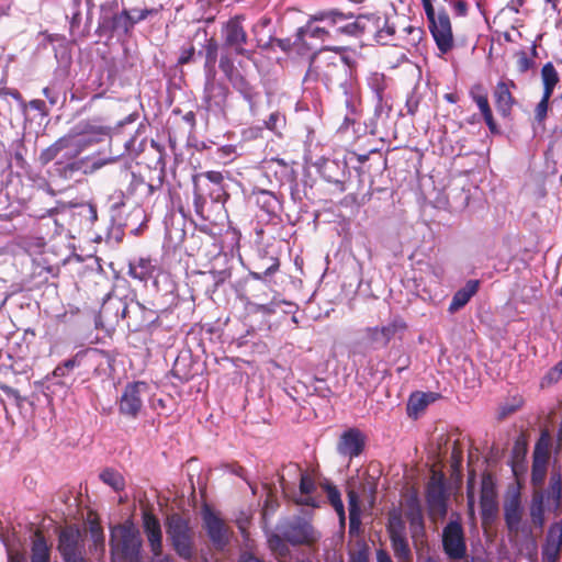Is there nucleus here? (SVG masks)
Here are the masks:
<instances>
[{"label":"nucleus","mask_w":562,"mask_h":562,"mask_svg":"<svg viewBox=\"0 0 562 562\" xmlns=\"http://www.w3.org/2000/svg\"><path fill=\"white\" fill-rule=\"evenodd\" d=\"M306 79L321 80L327 88L338 87L342 91L348 112L356 111L357 89L352 83L351 66L346 56L337 50H321L312 58Z\"/></svg>","instance_id":"nucleus-1"},{"label":"nucleus","mask_w":562,"mask_h":562,"mask_svg":"<svg viewBox=\"0 0 562 562\" xmlns=\"http://www.w3.org/2000/svg\"><path fill=\"white\" fill-rule=\"evenodd\" d=\"M143 540L131 525H119L111 531L110 548L113 562H142Z\"/></svg>","instance_id":"nucleus-2"},{"label":"nucleus","mask_w":562,"mask_h":562,"mask_svg":"<svg viewBox=\"0 0 562 562\" xmlns=\"http://www.w3.org/2000/svg\"><path fill=\"white\" fill-rule=\"evenodd\" d=\"M165 526L175 552L181 559L191 561L194 555V531L190 526V520L173 513L167 517Z\"/></svg>","instance_id":"nucleus-3"},{"label":"nucleus","mask_w":562,"mask_h":562,"mask_svg":"<svg viewBox=\"0 0 562 562\" xmlns=\"http://www.w3.org/2000/svg\"><path fill=\"white\" fill-rule=\"evenodd\" d=\"M205 63L204 71L206 75V85L204 91V101L209 110H221L226 99V90L222 85L214 82L215 64L217 60L218 43L215 38H209L204 45Z\"/></svg>","instance_id":"nucleus-4"},{"label":"nucleus","mask_w":562,"mask_h":562,"mask_svg":"<svg viewBox=\"0 0 562 562\" xmlns=\"http://www.w3.org/2000/svg\"><path fill=\"white\" fill-rule=\"evenodd\" d=\"M404 516L409 524V533L417 552L427 547V535L423 507L417 488L411 487L404 494Z\"/></svg>","instance_id":"nucleus-5"},{"label":"nucleus","mask_w":562,"mask_h":562,"mask_svg":"<svg viewBox=\"0 0 562 562\" xmlns=\"http://www.w3.org/2000/svg\"><path fill=\"white\" fill-rule=\"evenodd\" d=\"M90 144V138L85 134H68L44 149L40 155V160L43 165H46L59 156L74 159Z\"/></svg>","instance_id":"nucleus-6"},{"label":"nucleus","mask_w":562,"mask_h":562,"mask_svg":"<svg viewBox=\"0 0 562 562\" xmlns=\"http://www.w3.org/2000/svg\"><path fill=\"white\" fill-rule=\"evenodd\" d=\"M90 144V138L85 134H68L44 149L40 155V160L43 165H46L59 156L74 159Z\"/></svg>","instance_id":"nucleus-7"},{"label":"nucleus","mask_w":562,"mask_h":562,"mask_svg":"<svg viewBox=\"0 0 562 562\" xmlns=\"http://www.w3.org/2000/svg\"><path fill=\"white\" fill-rule=\"evenodd\" d=\"M441 542L442 550L449 560L459 561L467 557L465 535L459 515L443 527Z\"/></svg>","instance_id":"nucleus-8"},{"label":"nucleus","mask_w":562,"mask_h":562,"mask_svg":"<svg viewBox=\"0 0 562 562\" xmlns=\"http://www.w3.org/2000/svg\"><path fill=\"white\" fill-rule=\"evenodd\" d=\"M201 516L202 527L213 547L218 551L224 550L228 546L233 535L229 526H227L218 514H216L207 504L203 505Z\"/></svg>","instance_id":"nucleus-9"},{"label":"nucleus","mask_w":562,"mask_h":562,"mask_svg":"<svg viewBox=\"0 0 562 562\" xmlns=\"http://www.w3.org/2000/svg\"><path fill=\"white\" fill-rule=\"evenodd\" d=\"M443 474L432 473L426 485V504L432 520L445 518L448 510Z\"/></svg>","instance_id":"nucleus-10"},{"label":"nucleus","mask_w":562,"mask_h":562,"mask_svg":"<svg viewBox=\"0 0 562 562\" xmlns=\"http://www.w3.org/2000/svg\"><path fill=\"white\" fill-rule=\"evenodd\" d=\"M436 448L431 450V457H462L464 452L468 457H473L474 451L471 440L468 437H461L459 434L439 435L435 439Z\"/></svg>","instance_id":"nucleus-11"},{"label":"nucleus","mask_w":562,"mask_h":562,"mask_svg":"<svg viewBox=\"0 0 562 562\" xmlns=\"http://www.w3.org/2000/svg\"><path fill=\"white\" fill-rule=\"evenodd\" d=\"M334 24L336 29L333 30V33L337 37V42L346 37L360 36L364 34V30L370 29V21L367 15L353 18L351 14H345L338 10H335Z\"/></svg>","instance_id":"nucleus-12"},{"label":"nucleus","mask_w":562,"mask_h":562,"mask_svg":"<svg viewBox=\"0 0 562 562\" xmlns=\"http://www.w3.org/2000/svg\"><path fill=\"white\" fill-rule=\"evenodd\" d=\"M405 329L406 323L401 317H394L384 326L367 327L363 338L374 348L386 347L392 338Z\"/></svg>","instance_id":"nucleus-13"},{"label":"nucleus","mask_w":562,"mask_h":562,"mask_svg":"<svg viewBox=\"0 0 562 562\" xmlns=\"http://www.w3.org/2000/svg\"><path fill=\"white\" fill-rule=\"evenodd\" d=\"M148 393V385L145 382L128 383L120 398V413L135 418L142 409L143 397Z\"/></svg>","instance_id":"nucleus-14"},{"label":"nucleus","mask_w":562,"mask_h":562,"mask_svg":"<svg viewBox=\"0 0 562 562\" xmlns=\"http://www.w3.org/2000/svg\"><path fill=\"white\" fill-rule=\"evenodd\" d=\"M222 38L226 48L233 49L236 54L250 58L251 53L244 47L247 43V34L238 18L228 20L222 27Z\"/></svg>","instance_id":"nucleus-15"},{"label":"nucleus","mask_w":562,"mask_h":562,"mask_svg":"<svg viewBox=\"0 0 562 562\" xmlns=\"http://www.w3.org/2000/svg\"><path fill=\"white\" fill-rule=\"evenodd\" d=\"M429 30L441 53L449 52L453 46L451 22L445 9H439V15L429 21Z\"/></svg>","instance_id":"nucleus-16"},{"label":"nucleus","mask_w":562,"mask_h":562,"mask_svg":"<svg viewBox=\"0 0 562 562\" xmlns=\"http://www.w3.org/2000/svg\"><path fill=\"white\" fill-rule=\"evenodd\" d=\"M480 507L482 524H492L498 514V503L494 484L488 477L482 480Z\"/></svg>","instance_id":"nucleus-17"},{"label":"nucleus","mask_w":562,"mask_h":562,"mask_svg":"<svg viewBox=\"0 0 562 562\" xmlns=\"http://www.w3.org/2000/svg\"><path fill=\"white\" fill-rule=\"evenodd\" d=\"M562 551V522L551 524L541 547L542 562H559Z\"/></svg>","instance_id":"nucleus-18"},{"label":"nucleus","mask_w":562,"mask_h":562,"mask_svg":"<svg viewBox=\"0 0 562 562\" xmlns=\"http://www.w3.org/2000/svg\"><path fill=\"white\" fill-rule=\"evenodd\" d=\"M143 529L153 555L160 558L162 554L161 526L159 519L150 510L143 512Z\"/></svg>","instance_id":"nucleus-19"},{"label":"nucleus","mask_w":562,"mask_h":562,"mask_svg":"<svg viewBox=\"0 0 562 562\" xmlns=\"http://www.w3.org/2000/svg\"><path fill=\"white\" fill-rule=\"evenodd\" d=\"M370 21V29L364 30V33L373 34L376 43L381 45L394 44L395 41V25L384 16L367 15Z\"/></svg>","instance_id":"nucleus-20"},{"label":"nucleus","mask_w":562,"mask_h":562,"mask_svg":"<svg viewBox=\"0 0 562 562\" xmlns=\"http://www.w3.org/2000/svg\"><path fill=\"white\" fill-rule=\"evenodd\" d=\"M310 40H318L322 43L331 42L328 36V32L325 31L323 24L319 21H314V14L311 15L307 23L300 27L296 33L295 44L312 48L313 43Z\"/></svg>","instance_id":"nucleus-21"},{"label":"nucleus","mask_w":562,"mask_h":562,"mask_svg":"<svg viewBox=\"0 0 562 562\" xmlns=\"http://www.w3.org/2000/svg\"><path fill=\"white\" fill-rule=\"evenodd\" d=\"M57 550L61 558L85 551L81 531L76 527H66L63 529L58 537Z\"/></svg>","instance_id":"nucleus-22"},{"label":"nucleus","mask_w":562,"mask_h":562,"mask_svg":"<svg viewBox=\"0 0 562 562\" xmlns=\"http://www.w3.org/2000/svg\"><path fill=\"white\" fill-rule=\"evenodd\" d=\"M516 88V83L510 79L499 80L494 90V99L498 112L506 116L510 113L515 103L512 89Z\"/></svg>","instance_id":"nucleus-23"},{"label":"nucleus","mask_w":562,"mask_h":562,"mask_svg":"<svg viewBox=\"0 0 562 562\" xmlns=\"http://www.w3.org/2000/svg\"><path fill=\"white\" fill-rule=\"evenodd\" d=\"M364 443L366 437L360 430L349 429L341 436L339 452L344 456L358 457L363 452Z\"/></svg>","instance_id":"nucleus-24"},{"label":"nucleus","mask_w":562,"mask_h":562,"mask_svg":"<svg viewBox=\"0 0 562 562\" xmlns=\"http://www.w3.org/2000/svg\"><path fill=\"white\" fill-rule=\"evenodd\" d=\"M522 507L519 495H513L504 503V520L510 533L517 535L520 530Z\"/></svg>","instance_id":"nucleus-25"},{"label":"nucleus","mask_w":562,"mask_h":562,"mask_svg":"<svg viewBox=\"0 0 562 562\" xmlns=\"http://www.w3.org/2000/svg\"><path fill=\"white\" fill-rule=\"evenodd\" d=\"M283 538L293 546L312 542V528L307 524L292 522L284 527Z\"/></svg>","instance_id":"nucleus-26"},{"label":"nucleus","mask_w":562,"mask_h":562,"mask_svg":"<svg viewBox=\"0 0 562 562\" xmlns=\"http://www.w3.org/2000/svg\"><path fill=\"white\" fill-rule=\"evenodd\" d=\"M562 476L560 472H553L550 476V484L546 497L548 510L553 512L555 516L561 513Z\"/></svg>","instance_id":"nucleus-27"},{"label":"nucleus","mask_w":562,"mask_h":562,"mask_svg":"<svg viewBox=\"0 0 562 562\" xmlns=\"http://www.w3.org/2000/svg\"><path fill=\"white\" fill-rule=\"evenodd\" d=\"M548 510L547 497L542 491H535L529 506V515L535 527L542 529L546 522L544 512Z\"/></svg>","instance_id":"nucleus-28"},{"label":"nucleus","mask_w":562,"mask_h":562,"mask_svg":"<svg viewBox=\"0 0 562 562\" xmlns=\"http://www.w3.org/2000/svg\"><path fill=\"white\" fill-rule=\"evenodd\" d=\"M300 492L302 496L296 499L299 505L308 506V507H319L318 501L312 496V494L316 490V484L314 479L307 473H301L300 477Z\"/></svg>","instance_id":"nucleus-29"},{"label":"nucleus","mask_w":562,"mask_h":562,"mask_svg":"<svg viewBox=\"0 0 562 562\" xmlns=\"http://www.w3.org/2000/svg\"><path fill=\"white\" fill-rule=\"evenodd\" d=\"M479 281L470 280L467 284L457 291L450 302L449 312L454 313L462 308L470 299L477 292Z\"/></svg>","instance_id":"nucleus-30"},{"label":"nucleus","mask_w":562,"mask_h":562,"mask_svg":"<svg viewBox=\"0 0 562 562\" xmlns=\"http://www.w3.org/2000/svg\"><path fill=\"white\" fill-rule=\"evenodd\" d=\"M349 505V535L351 537L358 536L361 528V509L359 504V496L355 491L348 492Z\"/></svg>","instance_id":"nucleus-31"},{"label":"nucleus","mask_w":562,"mask_h":562,"mask_svg":"<svg viewBox=\"0 0 562 562\" xmlns=\"http://www.w3.org/2000/svg\"><path fill=\"white\" fill-rule=\"evenodd\" d=\"M437 394L435 393H413L407 403V413L409 416L417 417L430 403L435 402Z\"/></svg>","instance_id":"nucleus-32"},{"label":"nucleus","mask_w":562,"mask_h":562,"mask_svg":"<svg viewBox=\"0 0 562 562\" xmlns=\"http://www.w3.org/2000/svg\"><path fill=\"white\" fill-rule=\"evenodd\" d=\"M31 562H50V549L42 531L36 530L31 547Z\"/></svg>","instance_id":"nucleus-33"},{"label":"nucleus","mask_w":562,"mask_h":562,"mask_svg":"<svg viewBox=\"0 0 562 562\" xmlns=\"http://www.w3.org/2000/svg\"><path fill=\"white\" fill-rule=\"evenodd\" d=\"M155 265L150 259L139 258L130 262L128 273L132 278L147 281L154 273Z\"/></svg>","instance_id":"nucleus-34"},{"label":"nucleus","mask_w":562,"mask_h":562,"mask_svg":"<svg viewBox=\"0 0 562 562\" xmlns=\"http://www.w3.org/2000/svg\"><path fill=\"white\" fill-rule=\"evenodd\" d=\"M386 531L390 539L406 536V526L400 509H392L389 512Z\"/></svg>","instance_id":"nucleus-35"},{"label":"nucleus","mask_w":562,"mask_h":562,"mask_svg":"<svg viewBox=\"0 0 562 562\" xmlns=\"http://www.w3.org/2000/svg\"><path fill=\"white\" fill-rule=\"evenodd\" d=\"M115 161L113 157H101L100 155L86 156L79 159L81 173L92 175L104 166Z\"/></svg>","instance_id":"nucleus-36"},{"label":"nucleus","mask_w":562,"mask_h":562,"mask_svg":"<svg viewBox=\"0 0 562 562\" xmlns=\"http://www.w3.org/2000/svg\"><path fill=\"white\" fill-rule=\"evenodd\" d=\"M323 487H324L325 492L327 493L328 502L334 507V509L336 510V513L339 517L340 525L345 526L346 514H345V507H344V503L341 501V495H340L339 490L330 483H325L323 485Z\"/></svg>","instance_id":"nucleus-37"},{"label":"nucleus","mask_w":562,"mask_h":562,"mask_svg":"<svg viewBox=\"0 0 562 562\" xmlns=\"http://www.w3.org/2000/svg\"><path fill=\"white\" fill-rule=\"evenodd\" d=\"M394 555L398 562H411L412 551L406 536L390 539Z\"/></svg>","instance_id":"nucleus-38"},{"label":"nucleus","mask_w":562,"mask_h":562,"mask_svg":"<svg viewBox=\"0 0 562 562\" xmlns=\"http://www.w3.org/2000/svg\"><path fill=\"white\" fill-rule=\"evenodd\" d=\"M541 79L543 83V93L552 95L554 87L559 82V76L551 63H547L541 69Z\"/></svg>","instance_id":"nucleus-39"},{"label":"nucleus","mask_w":562,"mask_h":562,"mask_svg":"<svg viewBox=\"0 0 562 562\" xmlns=\"http://www.w3.org/2000/svg\"><path fill=\"white\" fill-rule=\"evenodd\" d=\"M548 460L549 459H533L531 483L536 487H540L543 484L548 470Z\"/></svg>","instance_id":"nucleus-40"},{"label":"nucleus","mask_w":562,"mask_h":562,"mask_svg":"<svg viewBox=\"0 0 562 562\" xmlns=\"http://www.w3.org/2000/svg\"><path fill=\"white\" fill-rule=\"evenodd\" d=\"M314 21H319V23L323 24L325 31L328 32V36L330 37L331 42H337V37H335L333 33V30L336 29L334 26L335 10H326L315 13Z\"/></svg>","instance_id":"nucleus-41"},{"label":"nucleus","mask_w":562,"mask_h":562,"mask_svg":"<svg viewBox=\"0 0 562 562\" xmlns=\"http://www.w3.org/2000/svg\"><path fill=\"white\" fill-rule=\"evenodd\" d=\"M102 482L111 486L114 491H122L125 487L124 477L112 469H105L100 473Z\"/></svg>","instance_id":"nucleus-42"},{"label":"nucleus","mask_w":562,"mask_h":562,"mask_svg":"<svg viewBox=\"0 0 562 562\" xmlns=\"http://www.w3.org/2000/svg\"><path fill=\"white\" fill-rule=\"evenodd\" d=\"M55 171L64 179H72L77 172H81L79 159L65 164L58 160L55 164Z\"/></svg>","instance_id":"nucleus-43"},{"label":"nucleus","mask_w":562,"mask_h":562,"mask_svg":"<svg viewBox=\"0 0 562 562\" xmlns=\"http://www.w3.org/2000/svg\"><path fill=\"white\" fill-rule=\"evenodd\" d=\"M229 81L233 83L234 88L237 91H239L248 102H252V99L256 94L255 90L244 77L235 75L234 77H232V79H229Z\"/></svg>","instance_id":"nucleus-44"},{"label":"nucleus","mask_w":562,"mask_h":562,"mask_svg":"<svg viewBox=\"0 0 562 562\" xmlns=\"http://www.w3.org/2000/svg\"><path fill=\"white\" fill-rule=\"evenodd\" d=\"M470 95L472 100L476 103L481 113L488 112L491 110L490 103L487 100V94L484 91L482 85H474L470 90Z\"/></svg>","instance_id":"nucleus-45"},{"label":"nucleus","mask_w":562,"mask_h":562,"mask_svg":"<svg viewBox=\"0 0 562 562\" xmlns=\"http://www.w3.org/2000/svg\"><path fill=\"white\" fill-rule=\"evenodd\" d=\"M369 86L371 90L375 93L378 101L382 102L384 98V91L387 86L384 75L378 72L372 74L369 77Z\"/></svg>","instance_id":"nucleus-46"},{"label":"nucleus","mask_w":562,"mask_h":562,"mask_svg":"<svg viewBox=\"0 0 562 562\" xmlns=\"http://www.w3.org/2000/svg\"><path fill=\"white\" fill-rule=\"evenodd\" d=\"M133 25L127 12L123 11L120 14H115L111 21V29L115 32L126 33Z\"/></svg>","instance_id":"nucleus-47"},{"label":"nucleus","mask_w":562,"mask_h":562,"mask_svg":"<svg viewBox=\"0 0 562 562\" xmlns=\"http://www.w3.org/2000/svg\"><path fill=\"white\" fill-rule=\"evenodd\" d=\"M551 437L548 431H542L538 439L532 457H549Z\"/></svg>","instance_id":"nucleus-48"},{"label":"nucleus","mask_w":562,"mask_h":562,"mask_svg":"<svg viewBox=\"0 0 562 562\" xmlns=\"http://www.w3.org/2000/svg\"><path fill=\"white\" fill-rule=\"evenodd\" d=\"M550 98H551V95H547L546 93H542L541 100L535 108V120L539 124H542L544 119L547 117Z\"/></svg>","instance_id":"nucleus-49"},{"label":"nucleus","mask_w":562,"mask_h":562,"mask_svg":"<svg viewBox=\"0 0 562 562\" xmlns=\"http://www.w3.org/2000/svg\"><path fill=\"white\" fill-rule=\"evenodd\" d=\"M516 66L520 74H525L535 67V60L526 52H519L516 55Z\"/></svg>","instance_id":"nucleus-50"},{"label":"nucleus","mask_w":562,"mask_h":562,"mask_svg":"<svg viewBox=\"0 0 562 562\" xmlns=\"http://www.w3.org/2000/svg\"><path fill=\"white\" fill-rule=\"evenodd\" d=\"M220 68L228 79H232V77L235 76L234 63L231 59V57L226 54L222 55L220 58Z\"/></svg>","instance_id":"nucleus-51"},{"label":"nucleus","mask_w":562,"mask_h":562,"mask_svg":"<svg viewBox=\"0 0 562 562\" xmlns=\"http://www.w3.org/2000/svg\"><path fill=\"white\" fill-rule=\"evenodd\" d=\"M284 122L283 115H281L279 112H273L270 114L269 119L265 122V125L267 128L271 131H277L282 123Z\"/></svg>","instance_id":"nucleus-52"},{"label":"nucleus","mask_w":562,"mask_h":562,"mask_svg":"<svg viewBox=\"0 0 562 562\" xmlns=\"http://www.w3.org/2000/svg\"><path fill=\"white\" fill-rule=\"evenodd\" d=\"M527 451L526 438L524 436H519L515 441L513 457H525Z\"/></svg>","instance_id":"nucleus-53"},{"label":"nucleus","mask_w":562,"mask_h":562,"mask_svg":"<svg viewBox=\"0 0 562 562\" xmlns=\"http://www.w3.org/2000/svg\"><path fill=\"white\" fill-rule=\"evenodd\" d=\"M90 532L92 535L94 543L100 542L101 544H103V542H104V535H103V530H102V528H101L99 522H92L90 525Z\"/></svg>","instance_id":"nucleus-54"},{"label":"nucleus","mask_w":562,"mask_h":562,"mask_svg":"<svg viewBox=\"0 0 562 562\" xmlns=\"http://www.w3.org/2000/svg\"><path fill=\"white\" fill-rule=\"evenodd\" d=\"M449 4L452 5L456 15L464 16L468 12V3L463 0L449 1Z\"/></svg>","instance_id":"nucleus-55"},{"label":"nucleus","mask_w":562,"mask_h":562,"mask_svg":"<svg viewBox=\"0 0 562 562\" xmlns=\"http://www.w3.org/2000/svg\"><path fill=\"white\" fill-rule=\"evenodd\" d=\"M423 7L428 22L439 15V9H435L430 0H423Z\"/></svg>","instance_id":"nucleus-56"},{"label":"nucleus","mask_w":562,"mask_h":562,"mask_svg":"<svg viewBox=\"0 0 562 562\" xmlns=\"http://www.w3.org/2000/svg\"><path fill=\"white\" fill-rule=\"evenodd\" d=\"M26 104H27V106H30L33 110L38 111L43 115H47L48 114L46 104H45V102L43 100H40V99L31 100Z\"/></svg>","instance_id":"nucleus-57"},{"label":"nucleus","mask_w":562,"mask_h":562,"mask_svg":"<svg viewBox=\"0 0 562 562\" xmlns=\"http://www.w3.org/2000/svg\"><path fill=\"white\" fill-rule=\"evenodd\" d=\"M70 3H71V8H72V15H71L69 23H70V30L74 31L80 24V10H79L80 5L75 7L71 1H70Z\"/></svg>","instance_id":"nucleus-58"},{"label":"nucleus","mask_w":562,"mask_h":562,"mask_svg":"<svg viewBox=\"0 0 562 562\" xmlns=\"http://www.w3.org/2000/svg\"><path fill=\"white\" fill-rule=\"evenodd\" d=\"M8 94H10L12 98H14L19 102L23 113H25L26 109H27V104L22 99V95L20 94V92L18 90H4V95H8Z\"/></svg>","instance_id":"nucleus-59"},{"label":"nucleus","mask_w":562,"mask_h":562,"mask_svg":"<svg viewBox=\"0 0 562 562\" xmlns=\"http://www.w3.org/2000/svg\"><path fill=\"white\" fill-rule=\"evenodd\" d=\"M407 113L414 115L418 109V99L415 95H411L406 100Z\"/></svg>","instance_id":"nucleus-60"},{"label":"nucleus","mask_w":562,"mask_h":562,"mask_svg":"<svg viewBox=\"0 0 562 562\" xmlns=\"http://www.w3.org/2000/svg\"><path fill=\"white\" fill-rule=\"evenodd\" d=\"M43 94L48 99L52 105H55L58 102V93L53 91L50 88H44Z\"/></svg>","instance_id":"nucleus-61"},{"label":"nucleus","mask_w":562,"mask_h":562,"mask_svg":"<svg viewBox=\"0 0 562 562\" xmlns=\"http://www.w3.org/2000/svg\"><path fill=\"white\" fill-rule=\"evenodd\" d=\"M80 355H76L72 359L66 360L61 366L67 370L68 372L72 370L75 367H78L80 364Z\"/></svg>","instance_id":"nucleus-62"},{"label":"nucleus","mask_w":562,"mask_h":562,"mask_svg":"<svg viewBox=\"0 0 562 562\" xmlns=\"http://www.w3.org/2000/svg\"><path fill=\"white\" fill-rule=\"evenodd\" d=\"M65 562H87L83 557V551L63 558Z\"/></svg>","instance_id":"nucleus-63"},{"label":"nucleus","mask_w":562,"mask_h":562,"mask_svg":"<svg viewBox=\"0 0 562 562\" xmlns=\"http://www.w3.org/2000/svg\"><path fill=\"white\" fill-rule=\"evenodd\" d=\"M376 562H393L390 554L383 550V549H379L376 551Z\"/></svg>","instance_id":"nucleus-64"}]
</instances>
